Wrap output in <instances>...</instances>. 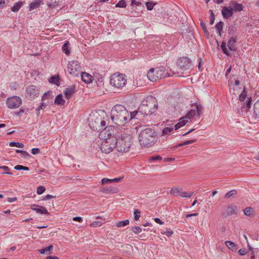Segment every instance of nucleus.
I'll return each instance as SVG.
<instances>
[{"instance_id":"1","label":"nucleus","mask_w":259,"mask_h":259,"mask_svg":"<svg viewBox=\"0 0 259 259\" xmlns=\"http://www.w3.org/2000/svg\"><path fill=\"white\" fill-rule=\"evenodd\" d=\"M129 117V112L125 107L121 105L117 104L111 110V120L115 124L118 126L124 125Z\"/></svg>"},{"instance_id":"2","label":"nucleus","mask_w":259,"mask_h":259,"mask_svg":"<svg viewBox=\"0 0 259 259\" xmlns=\"http://www.w3.org/2000/svg\"><path fill=\"white\" fill-rule=\"evenodd\" d=\"M158 108V103L156 98L150 96L143 100L139 107V112L142 115H149L155 112Z\"/></svg>"},{"instance_id":"3","label":"nucleus","mask_w":259,"mask_h":259,"mask_svg":"<svg viewBox=\"0 0 259 259\" xmlns=\"http://www.w3.org/2000/svg\"><path fill=\"white\" fill-rule=\"evenodd\" d=\"M157 133L152 128L146 127L142 130L139 135L140 144L144 147H150L156 141Z\"/></svg>"},{"instance_id":"4","label":"nucleus","mask_w":259,"mask_h":259,"mask_svg":"<svg viewBox=\"0 0 259 259\" xmlns=\"http://www.w3.org/2000/svg\"><path fill=\"white\" fill-rule=\"evenodd\" d=\"M132 135L127 133H122L117 139L116 148L119 152H127L132 144Z\"/></svg>"},{"instance_id":"5","label":"nucleus","mask_w":259,"mask_h":259,"mask_svg":"<svg viewBox=\"0 0 259 259\" xmlns=\"http://www.w3.org/2000/svg\"><path fill=\"white\" fill-rule=\"evenodd\" d=\"M103 139L104 140L101 144L100 149L103 153L108 154L116 147L117 138L107 137Z\"/></svg>"},{"instance_id":"6","label":"nucleus","mask_w":259,"mask_h":259,"mask_svg":"<svg viewBox=\"0 0 259 259\" xmlns=\"http://www.w3.org/2000/svg\"><path fill=\"white\" fill-rule=\"evenodd\" d=\"M126 76L123 74H114L110 77V83L111 85L117 89H121L126 83Z\"/></svg>"},{"instance_id":"7","label":"nucleus","mask_w":259,"mask_h":259,"mask_svg":"<svg viewBox=\"0 0 259 259\" xmlns=\"http://www.w3.org/2000/svg\"><path fill=\"white\" fill-rule=\"evenodd\" d=\"M147 77L148 79L154 82L159 79L169 76L167 73H165L164 71L160 68H151L147 73Z\"/></svg>"},{"instance_id":"8","label":"nucleus","mask_w":259,"mask_h":259,"mask_svg":"<svg viewBox=\"0 0 259 259\" xmlns=\"http://www.w3.org/2000/svg\"><path fill=\"white\" fill-rule=\"evenodd\" d=\"M69 73L75 77L79 76L81 73V67L78 61H69L67 64Z\"/></svg>"},{"instance_id":"9","label":"nucleus","mask_w":259,"mask_h":259,"mask_svg":"<svg viewBox=\"0 0 259 259\" xmlns=\"http://www.w3.org/2000/svg\"><path fill=\"white\" fill-rule=\"evenodd\" d=\"M117 129L114 125H110L104 128L99 134V137L101 138L107 137H116Z\"/></svg>"},{"instance_id":"10","label":"nucleus","mask_w":259,"mask_h":259,"mask_svg":"<svg viewBox=\"0 0 259 259\" xmlns=\"http://www.w3.org/2000/svg\"><path fill=\"white\" fill-rule=\"evenodd\" d=\"M177 64L179 69L183 71L190 69L192 66L191 60L187 57H183L178 59ZM182 73H184V72Z\"/></svg>"},{"instance_id":"11","label":"nucleus","mask_w":259,"mask_h":259,"mask_svg":"<svg viewBox=\"0 0 259 259\" xmlns=\"http://www.w3.org/2000/svg\"><path fill=\"white\" fill-rule=\"evenodd\" d=\"M38 88L34 85H29L26 89L25 97L28 100H33L38 96Z\"/></svg>"},{"instance_id":"12","label":"nucleus","mask_w":259,"mask_h":259,"mask_svg":"<svg viewBox=\"0 0 259 259\" xmlns=\"http://www.w3.org/2000/svg\"><path fill=\"white\" fill-rule=\"evenodd\" d=\"M6 104L9 108L16 109L21 105L22 100L18 96H13L7 98Z\"/></svg>"},{"instance_id":"13","label":"nucleus","mask_w":259,"mask_h":259,"mask_svg":"<svg viewBox=\"0 0 259 259\" xmlns=\"http://www.w3.org/2000/svg\"><path fill=\"white\" fill-rule=\"evenodd\" d=\"M237 208L235 205L228 206L223 210L222 215L225 218H227L233 214H236L237 213Z\"/></svg>"},{"instance_id":"14","label":"nucleus","mask_w":259,"mask_h":259,"mask_svg":"<svg viewBox=\"0 0 259 259\" xmlns=\"http://www.w3.org/2000/svg\"><path fill=\"white\" fill-rule=\"evenodd\" d=\"M30 209L40 214L50 215V213L44 206H39L36 204H32L30 206Z\"/></svg>"},{"instance_id":"15","label":"nucleus","mask_w":259,"mask_h":259,"mask_svg":"<svg viewBox=\"0 0 259 259\" xmlns=\"http://www.w3.org/2000/svg\"><path fill=\"white\" fill-rule=\"evenodd\" d=\"M75 87L70 86L67 88H66L64 91L65 98L67 99H70L75 93Z\"/></svg>"},{"instance_id":"16","label":"nucleus","mask_w":259,"mask_h":259,"mask_svg":"<svg viewBox=\"0 0 259 259\" xmlns=\"http://www.w3.org/2000/svg\"><path fill=\"white\" fill-rule=\"evenodd\" d=\"M233 9L231 7H224L222 11V13L225 18L228 19L233 14Z\"/></svg>"},{"instance_id":"17","label":"nucleus","mask_w":259,"mask_h":259,"mask_svg":"<svg viewBox=\"0 0 259 259\" xmlns=\"http://www.w3.org/2000/svg\"><path fill=\"white\" fill-rule=\"evenodd\" d=\"M237 42V39L235 37L232 36L229 39L227 44V46L229 50L231 52H235L236 51L235 44Z\"/></svg>"},{"instance_id":"18","label":"nucleus","mask_w":259,"mask_h":259,"mask_svg":"<svg viewBox=\"0 0 259 259\" xmlns=\"http://www.w3.org/2000/svg\"><path fill=\"white\" fill-rule=\"evenodd\" d=\"M80 74L81 75V80L85 83H90L93 81V76L87 72H83L81 71Z\"/></svg>"},{"instance_id":"19","label":"nucleus","mask_w":259,"mask_h":259,"mask_svg":"<svg viewBox=\"0 0 259 259\" xmlns=\"http://www.w3.org/2000/svg\"><path fill=\"white\" fill-rule=\"evenodd\" d=\"M252 102V99L251 97H248L247 99L246 103L242 104L241 106L242 112H247L251 108V104Z\"/></svg>"},{"instance_id":"20","label":"nucleus","mask_w":259,"mask_h":259,"mask_svg":"<svg viewBox=\"0 0 259 259\" xmlns=\"http://www.w3.org/2000/svg\"><path fill=\"white\" fill-rule=\"evenodd\" d=\"M188 119H186V117H185L181 118L179 120V121L175 125V130H178L181 127L184 126L188 122Z\"/></svg>"},{"instance_id":"21","label":"nucleus","mask_w":259,"mask_h":259,"mask_svg":"<svg viewBox=\"0 0 259 259\" xmlns=\"http://www.w3.org/2000/svg\"><path fill=\"white\" fill-rule=\"evenodd\" d=\"M65 100L63 98L62 95L60 94L58 95L54 101V103L56 105H64L65 104Z\"/></svg>"},{"instance_id":"22","label":"nucleus","mask_w":259,"mask_h":259,"mask_svg":"<svg viewBox=\"0 0 259 259\" xmlns=\"http://www.w3.org/2000/svg\"><path fill=\"white\" fill-rule=\"evenodd\" d=\"M60 78L59 76H52L49 79V82L57 86L60 85Z\"/></svg>"},{"instance_id":"23","label":"nucleus","mask_w":259,"mask_h":259,"mask_svg":"<svg viewBox=\"0 0 259 259\" xmlns=\"http://www.w3.org/2000/svg\"><path fill=\"white\" fill-rule=\"evenodd\" d=\"M117 189L114 187L103 188L101 189V192L105 193H116L117 192Z\"/></svg>"},{"instance_id":"24","label":"nucleus","mask_w":259,"mask_h":259,"mask_svg":"<svg viewBox=\"0 0 259 259\" xmlns=\"http://www.w3.org/2000/svg\"><path fill=\"white\" fill-rule=\"evenodd\" d=\"M62 51L67 55L70 53V44L68 41H65L62 46Z\"/></svg>"},{"instance_id":"25","label":"nucleus","mask_w":259,"mask_h":259,"mask_svg":"<svg viewBox=\"0 0 259 259\" xmlns=\"http://www.w3.org/2000/svg\"><path fill=\"white\" fill-rule=\"evenodd\" d=\"M232 4V9L234 11L240 12L243 10V6L241 4H239L237 2H234Z\"/></svg>"},{"instance_id":"26","label":"nucleus","mask_w":259,"mask_h":259,"mask_svg":"<svg viewBox=\"0 0 259 259\" xmlns=\"http://www.w3.org/2000/svg\"><path fill=\"white\" fill-rule=\"evenodd\" d=\"M40 0H37L30 3L29 6V10L31 11L33 9L38 8L40 5Z\"/></svg>"},{"instance_id":"27","label":"nucleus","mask_w":259,"mask_h":259,"mask_svg":"<svg viewBox=\"0 0 259 259\" xmlns=\"http://www.w3.org/2000/svg\"><path fill=\"white\" fill-rule=\"evenodd\" d=\"M253 114L255 117L259 118V100L254 103Z\"/></svg>"},{"instance_id":"28","label":"nucleus","mask_w":259,"mask_h":259,"mask_svg":"<svg viewBox=\"0 0 259 259\" xmlns=\"http://www.w3.org/2000/svg\"><path fill=\"white\" fill-rule=\"evenodd\" d=\"M193 194V192H187L183 191L182 188H180L179 195L184 198H189Z\"/></svg>"},{"instance_id":"29","label":"nucleus","mask_w":259,"mask_h":259,"mask_svg":"<svg viewBox=\"0 0 259 259\" xmlns=\"http://www.w3.org/2000/svg\"><path fill=\"white\" fill-rule=\"evenodd\" d=\"M223 25H224L223 22L222 21H220V22H218L215 25V27L217 30V33L219 34V35L220 36H221V35H222L221 32L223 30Z\"/></svg>"},{"instance_id":"30","label":"nucleus","mask_w":259,"mask_h":259,"mask_svg":"<svg viewBox=\"0 0 259 259\" xmlns=\"http://www.w3.org/2000/svg\"><path fill=\"white\" fill-rule=\"evenodd\" d=\"M23 3L21 1L16 3L14 5L11 7V10L13 12H17L21 8Z\"/></svg>"},{"instance_id":"31","label":"nucleus","mask_w":259,"mask_h":259,"mask_svg":"<svg viewBox=\"0 0 259 259\" xmlns=\"http://www.w3.org/2000/svg\"><path fill=\"white\" fill-rule=\"evenodd\" d=\"M174 130L172 126L165 127L162 131V135L164 136L171 133Z\"/></svg>"},{"instance_id":"32","label":"nucleus","mask_w":259,"mask_h":259,"mask_svg":"<svg viewBox=\"0 0 259 259\" xmlns=\"http://www.w3.org/2000/svg\"><path fill=\"white\" fill-rule=\"evenodd\" d=\"M196 111L195 109H191L187 113L185 117H186V119H190L192 118H193V117H194V116L196 115Z\"/></svg>"},{"instance_id":"33","label":"nucleus","mask_w":259,"mask_h":259,"mask_svg":"<svg viewBox=\"0 0 259 259\" xmlns=\"http://www.w3.org/2000/svg\"><path fill=\"white\" fill-rule=\"evenodd\" d=\"M237 194V191L235 190H232L228 192L225 195V198L226 199L230 198L231 197H234Z\"/></svg>"},{"instance_id":"34","label":"nucleus","mask_w":259,"mask_h":259,"mask_svg":"<svg viewBox=\"0 0 259 259\" xmlns=\"http://www.w3.org/2000/svg\"><path fill=\"white\" fill-rule=\"evenodd\" d=\"M53 248V246L52 245H50L46 247L42 248L39 250V252L41 254H45V253H50V252L52 251Z\"/></svg>"},{"instance_id":"35","label":"nucleus","mask_w":259,"mask_h":259,"mask_svg":"<svg viewBox=\"0 0 259 259\" xmlns=\"http://www.w3.org/2000/svg\"><path fill=\"white\" fill-rule=\"evenodd\" d=\"M16 152L17 153H20L21 154V156L25 158H28L31 156V155L26 151L16 149Z\"/></svg>"},{"instance_id":"36","label":"nucleus","mask_w":259,"mask_h":259,"mask_svg":"<svg viewBox=\"0 0 259 259\" xmlns=\"http://www.w3.org/2000/svg\"><path fill=\"white\" fill-rule=\"evenodd\" d=\"M130 223V221L128 220H125L124 221H119L116 223V226L117 227H123Z\"/></svg>"},{"instance_id":"37","label":"nucleus","mask_w":259,"mask_h":259,"mask_svg":"<svg viewBox=\"0 0 259 259\" xmlns=\"http://www.w3.org/2000/svg\"><path fill=\"white\" fill-rule=\"evenodd\" d=\"M221 48L222 49V50L223 52L226 54L227 56H229L231 55V54L229 53V51H228L226 47V44L225 41H223L222 42Z\"/></svg>"},{"instance_id":"38","label":"nucleus","mask_w":259,"mask_h":259,"mask_svg":"<svg viewBox=\"0 0 259 259\" xmlns=\"http://www.w3.org/2000/svg\"><path fill=\"white\" fill-rule=\"evenodd\" d=\"M162 158L160 155H154L149 158L148 160L150 162H153L156 161H160Z\"/></svg>"},{"instance_id":"39","label":"nucleus","mask_w":259,"mask_h":259,"mask_svg":"<svg viewBox=\"0 0 259 259\" xmlns=\"http://www.w3.org/2000/svg\"><path fill=\"white\" fill-rule=\"evenodd\" d=\"M243 211L244 214L246 216H251L253 212L252 208L250 207H246Z\"/></svg>"},{"instance_id":"40","label":"nucleus","mask_w":259,"mask_h":259,"mask_svg":"<svg viewBox=\"0 0 259 259\" xmlns=\"http://www.w3.org/2000/svg\"><path fill=\"white\" fill-rule=\"evenodd\" d=\"M93 117H94V118H92V120H95V122L96 124L95 126H98L99 125L100 121L102 119L101 116L98 114L97 115H94Z\"/></svg>"},{"instance_id":"41","label":"nucleus","mask_w":259,"mask_h":259,"mask_svg":"<svg viewBox=\"0 0 259 259\" xmlns=\"http://www.w3.org/2000/svg\"><path fill=\"white\" fill-rule=\"evenodd\" d=\"M247 96V91L245 89V88H244L243 91L241 93V94L239 96V100L241 102H243L245 100Z\"/></svg>"},{"instance_id":"42","label":"nucleus","mask_w":259,"mask_h":259,"mask_svg":"<svg viewBox=\"0 0 259 259\" xmlns=\"http://www.w3.org/2000/svg\"><path fill=\"white\" fill-rule=\"evenodd\" d=\"M195 106L197 109V115L199 116L202 113L203 106L200 104L196 103Z\"/></svg>"},{"instance_id":"43","label":"nucleus","mask_w":259,"mask_h":259,"mask_svg":"<svg viewBox=\"0 0 259 259\" xmlns=\"http://www.w3.org/2000/svg\"><path fill=\"white\" fill-rule=\"evenodd\" d=\"M10 146L11 147H17L18 148H23L24 144L22 143L16 142H11L9 144Z\"/></svg>"},{"instance_id":"44","label":"nucleus","mask_w":259,"mask_h":259,"mask_svg":"<svg viewBox=\"0 0 259 259\" xmlns=\"http://www.w3.org/2000/svg\"><path fill=\"white\" fill-rule=\"evenodd\" d=\"M126 6V2L125 0H120L116 5L115 7L117 8H125Z\"/></svg>"},{"instance_id":"45","label":"nucleus","mask_w":259,"mask_h":259,"mask_svg":"<svg viewBox=\"0 0 259 259\" xmlns=\"http://www.w3.org/2000/svg\"><path fill=\"white\" fill-rule=\"evenodd\" d=\"M156 3H153L152 2H147L145 3L146 8L148 10L151 11L153 9L154 6L156 5Z\"/></svg>"},{"instance_id":"46","label":"nucleus","mask_w":259,"mask_h":259,"mask_svg":"<svg viewBox=\"0 0 259 259\" xmlns=\"http://www.w3.org/2000/svg\"><path fill=\"white\" fill-rule=\"evenodd\" d=\"M225 244L226 246L230 249L232 250H234L235 249L236 245L235 244L231 241H225Z\"/></svg>"},{"instance_id":"47","label":"nucleus","mask_w":259,"mask_h":259,"mask_svg":"<svg viewBox=\"0 0 259 259\" xmlns=\"http://www.w3.org/2000/svg\"><path fill=\"white\" fill-rule=\"evenodd\" d=\"M179 189L180 188L172 187L170 190V193L175 196L179 195Z\"/></svg>"},{"instance_id":"48","label":"nucleus","mask_w":259,"mask_h":259,"mask_svg":"<svg viewBox=\"0 0 259 259\" xmlns=\"http://www.w3.org/2000/svg\"><path fill=\"white\" fill-rule=\"evenodd\" d=\"M51 94H52V92L51 91H49L45 93L41 97V100L45 101L47 99H49Z\"/></svg>"},{"instance_id":"49","label":"nucleus","mask_w":259,"mask_h":259,"mask_svg":"<svg viewBox=\"0 0 259 259\" xmlns=\"http://www.w3.org/2000/svg\"><path fill=\"white\" fill-rule=\"evenodd\" d=\"M161 234L163 235H165L167 237H170L173 235L174 232L171 231L170 229H166L165 231L161 232Z\"/></svg>"},{"instance_id":"50","label":"nucleus","mask_w":259,"mask_h":259,"mask_svg":"<svg viewBox=\"0 0 259 259\" xmlns=\"http://www.w3.org/2000/svg\"><path fill=\"white\" fill-rule=\"evenodd\" d=\"M0 168L3 169L4 170L3 172H2V174L10 175H12V173L9 172L10 168H9L8 166H5V165L2 166H0Z\"/></svg>"},{"instance_id":"51","label":"nucleus","mask_w":259,"mask_h":259,"mask_svg":"<svg viewBox=\"0 0 259 259\" xmlns=\"http://www.w3.org/2000/svg\"><path fill=\"white\" fill-rule=\"evenodd\" d=\"M132 231L135 234H138L142 232V228L139 226H135L131 228Z\"/></svg>"},{"instance_id":"52","label":"nucleus","mask_w":259,"mask_h":259,"mask_svg":"<svg viewBox=\"0 0 259 259\" xmlns=\"http://www.w3.org/2000/svg\"><path fill=\"white\" fill-rule=\"evenodd\" d=\"M141 0H131V6H141L142 5Z\"/></svg>"},{"instance_id":"53","label":"nucleus","mask_w":259,"mask_h":259,"mask_svg":"<svg viewBox=\"0 0 259 259\" xmlns=\"http://www.w3.org/2000/svg\"><path fill=\"white\" fill-rule=\"evenodd\" d=\"M46 190V188L43 186H39L37 187L36 190V193L38 195L42 194Z\"/></svg>"},{"instance_id":"54","label":"nucleus","mask_w":259,"mask_h":259,"mask_svg":"<svg viewBox=\"0 0 259 259\" xmlns=\"http://www.w3.org/2000/svg\"><path fill=\"white\" fill-rule=\"evenodd\" d=\"M15 169L17 170H28L29 168L27 166H23L21 165H17L14 167Z\"/></svg>"},{"instance_id":"55","label":"nucleus","mask_w":259,"mask_h":259,"mask_svg":"<svg viewBox=\"0 0 259 259\" xmlns=\"http://www.w3.org/2000/svg\"><path fill=\"white\" fill-rule=\"evenodd\" d=\"M134 220L137 221L139 220V218L140 217V211L138 209H135L134 211Z\"/></svg>"},{"instance_id":"56","label":"nucleus","mask_w":259,"mask_h":259,"mask_svg":"<svg viewBox=\"0 0 259 259\" xmlns=\"http://www.w3.org/2000/svg\"><path fill=\"white\" fill-rule=\"evenodd\" d=\"M236 29L234 26L231 25L229 27L228 33L229 34L233 35L235 34Z\"/></svg>"},{"instance_id":"57","label":"nucleus","mask_w":259,"mask_h":259,"mask_svg":"<svg viewBox=\"0 0 259 259\" xmlns=\"http://www.w3.org/2000/svg\"><path fill=\"white\" fill-rule=\"evenodd\" d=\"M138 113H140L139 112V109L137 111H134V112H129L130 117L128 119H130V120H131L134 118Z\"/></svg>"},{"instance_id":"58","label":"nucleus","mask_w":259,"mask_h":259,"mask_svg":"<svg viewBox=\"0 0 259 259\" xmlns=\"http://www.w3.org/2000/svg\"><path fill=\"white\" fill-rule=\"evenodd\" d=\"M47 106V104L45 102H41L40 105L38 106V107L36 109V111H40V110L43 109L44 108H46Z\"/></svg>"},{"instance_id":"59","label":"nucleus","mask_w":259,"mask_h":259,"mask_svg":"<svg viewBox=\"0 0 259 259\" xmlns=\"http://www.w3.org/2000/svg\"><path fill=\"white\" fill-rule=\"evenodd\" d=\"M210 25H212L214 23V15L212 12V11L211 10H210Z\"/></svg>"},{"instance_id":"60","label":"nucleus","mask_w":259,"mask_h":259,"mask_svg":"<svg viewBox=\"0 0 259 259\" xmlns=\"http://www.w3.org/2000/svg\"><path fill=\"white\" fill-rule=\"evenodd\" d=\"M200 25H201V27H202L204 32L206 34H208L209 33H208V30H207V29L206 28V25H205V23L204 22H203L202 21H201L200 22Z\"/></svg>"},{"instance_id":"61","label":"nucleus","mask_w":259,"mask_h":259,"mask_svg":"<svg viewBox=\"0 0 259 259\" xmlns=\"http://www.w3.org/2000/svg\"><path fill=\"white\" fill-rule=\"evenodd\" d=\"M56 198V196H53L52 195L48 194L46 195L45 196L43 197L42 198V200H49L51 199L55 198Z\"/></svg>"},{"instance_id":"62","label":"nucleus","mask_w":259,"mask_h":259,"mask_svg":"<svg viewBox=\"0 0 259 259\" xmlns=\"http://www.w3.org/2000/svg\"><path fill=\"white\" fill-rule=\"evenodd\" d=\"M31 153L33 155H35L40 153V149L38 148H33L31 149Z\"/></svg>"},{"instance_id":"63","label":"nucleus","mask_w":259,"mask_h":259,"mask_svg":"<svg viewBox=\"0 0 259 259\" xmlns=\"http://www.w3.org/2000/svg\"><path fill=\"white\" fill-rule=\"evenodd\" d=\"M101 183L102 184H108V183H112V181H111V179H109L108 178H103L101 180Z\"/></svg>"},{"instance_id":"64","label":"nucleus","mask_w":259,"mask_h":259,"mask_svg":"<svg viewBox=\"0 0 259 259\" xmlns=\"http://www.w3.org/2000/svg\"><path fill=\"white\" fill-rule=\"evenodd\" d=\"M101 223L100 222L95 221L91 224V226L93 227H97L101 226Z\"/></svg>"}]
</instances>
